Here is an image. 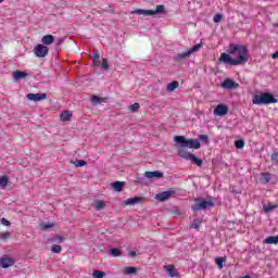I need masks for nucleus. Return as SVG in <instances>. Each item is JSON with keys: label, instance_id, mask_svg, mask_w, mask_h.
<instances>
[{"label": "nucleus", "instance_id": "f257e3e1", "mask_svg": "<svg viewBox=\"0 0 278 278\" xmlns=\"http://www.w3.org/2000/svg\"><path fill=\"white\" fill-rule=\"evenodd\" d=\"M249 51L245 46L231 43L227 53H222L218 62H224L231 66L244 65L248 62Z\"/></svg>", "mask_w": 278, "mask_h": 278}, {"label": "nucleus", "instance_id": "f03ea898", "mask_svg": "<svg viewBox=\"0 0 278 278\" xmlns=\"http://www.w3.org/2000/svg\"><path fill=\"white\" fill-rule=\"evenodd\" d=\"M174 141L179 144L178 150L193 149L199 150L201 148V142L199 139L190 138L187 139L184 136H176Z\"/></svg>", "mask_w": 278, "mask_h": 278}, {"label": "nucleus", "instance_id": "7ed1b4c3", "mask_svg": "<svg viewBox=\"0 0 278 278\" xmlns=\"http://www.w3.org/2000/svg\"><path fill=\"white\" fill-rule=\"evenodd\" d=\"M252 103H254L255 105L276 104L277 99L273 93H261V94H255L254 98H252Z\"/></svg>", "mask_w": 278, "mask_h": 278}, {"label": "nucleus", "instance_id": "20e7f679", "mask_svg": "<svg viewBox=\"0 0 278 278\" xmlns=\"http://www.w3.org/2000/svg\"><path fill=\"white\" fill-rule=\"evenodd\" d=\"M178 156L195 164L200 168L203 166V160L194 156V154L188 152L186 149H178Z\"/></svg>", "mask_w": 278, "mask_h": 278}, {"label": "nucleus", "instance_id": "39448f33", "mask_svg": "<svg viewBox=\"0 0 278 278\" xmlns=\"http://www.w3.org/2000/svg\"><path fill=\"white\" fill-rule=\"evenodd\" d=\"M195 204L193 206H191V210L193 212H199V211H203L210 207L214 206V202L213 201H207V200H202L201 199H195L194 200Z\"/></svg>", "mask_w": 278, "mask_h": 278}, {"label": "nucleus", "instance_id": "423d86ee", "mask_svg": "<svg viewBox=\"0 0 278 278\" xmlns=\"http://www.w3.org/2000/svg\"><path fill=\"white\" fill-rule=\"evenodd\" d=\"M203 48V43L195 45L193 48L184 51L182 53H178L176 56V61L186 60L191 56L192 53L199 52Z\"/></svg>", "mask_w": 278, "mask_h": 278}, {"label": "nucleus", "instance_id": "0eeeda50", "mask_svg": "<svg viewBox=\"0 0 278 278\" xmlns=\"http://www.w3.org/2000/svg\"><path fill=\"white\" fill-rule=\"evenodd\" d=\"M165 7L163 4L156 5L155 10H136L135 13L144 16H154L155 14L164 13Z\"/></svg>", "mask_w": 278, "mask_h": 278}, {"label": "nucleus", "instance_id": "6e6552de", "mask_svg": "<svg viewBox=\"0 0 278 278\" xmlns=\"http://www.w3.org/2000/svg\"><path fill=\"white\" fill-rule=\"evenodd\" d=\"M34 53L37 58L43 59L49 54V48L47 46H43V45H37L34 48Z\"/></svg>", "mask_w": 278, "mask_h": 278}, {"label": "nucleus", "instance_id": "1a4fd4ad", "mask_svg": "<svg viewBox=\"0 0 278 278\" xmlns=\"http://www.w3.org/2000/svg\"><path fill=\"white\" fill-rule=\"evenodd\" d=\"M175 194L174 190H167L160 193H156L154 199L159 202H165L170 199Z\"/></svg>", "mask_w": 278, "mask_h": 278}, {"label": "nucleus", "instance_id": "9d476101", "mask_svg": "<svg viewBox=\"0 0 278 278\" xmlns=\"http://www.w3.org/2000/svg\"><path fill=\"white\" fill-rule=\"evenodd\" d=\"M229 113V106L224 103L217 104L214 110V115L216 116H226Z\"/></svg>", "mask_w": 278, "mask_h": 278}, {"label": "nucleus", "instance_id": "9b49d317", "mask_svg": "<svg viewBox=\"0 0 278 278\" xmlns=\"http://www.w3.org/2000/svg\"><path fill=\"white\" fill-rule=\"evenodd\" d=\"M220 88L224 90H236L238 88V84L232 79L227 78L224 83L220 84Z\"/></svg>", "mask_w": 278, "mask_h": 278}, {"label": "nucleus", "instance_id": "f8f14e48", "mask_svg": "<svg viewBox=\"0 0 278 278\" xmlns=\"http://www.w3.org/2000/svg\"><path fill=\"white\" fill-rule=\"evenodd\" d=\"M26 99L34 102H39L47 99L46 93H27Z\"/></svg>", "mask_w": 278, "mask_h": 278}, {"label": "nucleus", "instance_id": "ddd939ff", "mask_svg": "<svg viewBox=\"0 0 278 278\" xmlns=\"http://www.w3.org/2000/svg\"><path fill=\"white\" fill-rule=\"evenodd\" d=\"M14 260L8 255L0 258V266H2V268H10L14 265Z\"/></svg>", "mask_w": 278, "mask_h": 278}, {"label": "nucleus", "instance_id": "4468645a", "mask_svg": "<svg viewBox=\"0 0 278 278\" xmlns=\"http://www.w3.org/2000/svg\"><path fill=\"white\" fill-rule=\"evenodd\" d=\"M144 176L148 179H153V178H159L160 179V178H163L164 174L161 173V172L155 170V172H146Z\"/></svg>", "mask_w": 278, "mask_h": 278}, {"label": "nucleus", "instance_id": "2eb2a0df", "mask_svg": "<svg viewBox=\"0 0 278 278\" xmlns=\"http://www.w3.org/2000/svg\"><path fill=\"white\" fill-rule=\"evenodd\" d=\"M41 42L43 43V46H50L54 43V37L52 35H46L43 36V38L41 39Z\"/></svg>", "mask_w": 278, "mask_h": 278}, {"label": "nucleus", "instance_id": "dca6fc26", "mask_svg": "<svg viewBox=\"0 0 278 278\" xmlns=\"http://www.w3.org/2000/svg\"><path fill=\"white\" fill-rule=\"evenodd\" d=\"M27 76H28V74L25 73V72H22V71H15V72L13 73V77H14L15 80L24 79V78H26Z\"/></svg>", "mask_w": 278, "mask_h": 278}, {"label": "nucleus", "instance_id": "f3484780", "mask_svg": "<svg viewBox=\"0 0 278 278\" xmlns=\"http://www.w3.org/2000/svg\"><path fill=\"white\" fill-rule=\"evenodd\" d=\"M72 116L73 114L71 113V111H63L60 114V119L61 122H68Z\"/></svg>", "mask_w": 278, "mask_h": 278}, {"label": "nucleus", "instance_id": "a211bd4d", "mask_svg": "<svg viewBox=\"0 0 278 278\" xmlns=\"http://www.w3.org/2000/svg\"><path fill=\"white\" fill-rule=\"evenodd\" d=\"M179 88V83L174 80L172 81L170 84H167V87H166V90L168 92H173L174 90L178 89Z\"/></svg>", "mask_w": 278, "mask_h": 278}, {"label": "nucleus", "instance_id": "6ab92c4d", "mask_svg": "<svg viewBox=\"0 0 278 278\" xmlns=\"http://www.w3.org/2000/svg\"><path fill=\"white\" fill-rule=\"evenodd\" d=\"M9 177L8 176H0V188L5 189L9 185Z\"/></svg>", "mask_w": 278, "mask_h": 278}, {"label": "nucleus", "instance_id": "aec40b11", "mask_svg": "<svg viewBox=\"0 0 278 278\" xmlns=\"http://www.w3.org/2000/svg\"><path fill=\"white\" fill-rule=\"evenodd\" d=\"M141 202V198L139 197H135V198H130L125 202V205H135L137 203Z\"/></svg>", "mask_w": 278, "mask_h": 278}, {"label": "nucleus", "instance_id": "412c9836", "mask_svg": "<svg viewBox=\"0 0 278 278\" xmlns=\"http://www.w3.org/2000/svg\"><path fill=\"white\" fill-rule=\"evenodd\" d=\"M93 65H94L96 67H99V66L101 65L99 50H96V51H94Z\"/></svg>", "mask_w": 278, "mask_h": 278}, {"label": "nucleus", "instance_id": "4be33fe9", "mask_svg": "<svg viewBox=\"0 0 278 278\" xmlns=\"http://www.w3.org/2000/svg\"><path fill=\"white\" fill-rule=\"evenodd\" d=\"M124 273H125V275L134 276V275H137V268L129 266L124 269Z\"/></svg>", "mask_w": 278, "mask_h": 278}, {"label": "nucleus", "instance_id": "5701e85b", "mask_svg": "<svg viewBox=\"0 0 278 278\" xmlns=\"http://www.w3.org/2000/svg\"><path fill=\"white\" fill-rule=\"evenodd\" d=\"M39 226L41 227L42 231L47 232L50 229H52L55 226V224L54 223H48V224L42 223Z\"/></svg>", "mask_w": 278, "mask_h": 278}, {"label": "nucleus", "instance_id": "b1692460", "mask_svg": "<svg viewBox=\"0 0 278 278\" xmlns=\"http://www.w3.org/2000/svg\"><path fill=\"white\" fill-rule=\"evenodd\" d=\"M264 243H266V244H277L278 243V236L277 237H267L264 240Z\"/></svg>", "mask_w": 278, "mask_h": 278}, {"label": "nucleus", "instance_id": "393cba45", "mask_svg": "<svg viewBox=\"0 0 278 278\" xmlns=\"http://www.w3.org/2000/svg\"><path fill=\"white\" fill-rule=\"evenodd\" d=\"M275 208H277V204L268 203L267 205L264 206V212L267 214L273 212Z\"/></svg>", "mask_w": 278, "mask_h": 278}, {"label": "nucleus", "instance_id": "a878e982", "mask_svg": "<svg viewBox=\"0 0 278 278\" xmlns=\"http://www.w3.org/2000/svg\"><path fill=\"white\" fill-rule=\"evenodd\" d=\"M105 206V202L103 200H97L94 203V208L97 211H101L102 208H104Z\"/></svg>", "mask_w": 278, "mask_h": 278}, {"label": "nucleus", "instance_id": "bb28decb", "mask_svg": "<svg viewBox=\"0 0 278 278\" xmlns=\"http://www.w3.org/2000/svg\"><path fill=\"white\" fill-rule=\"evenodd\" d=\"M112 186H113L115 191L122 192L123 187H124V182L116 181V182H113Z\"/></svg>", "mask_w": 278, "mask_h": 278}, {"label": "nucleus", "instance_id": "cd10ccee", "mask_svg": "<svg viewBox=\"0 0 278 278\" xmlns=\"http://www.w3.org/2000/svg\"><path fill=\"white\" fill-rule=\"evenodd\" d=\"M270 162H271V164H274L275 166L278 167V151L275 152V153H271Z\"/></svg>", "mask_w": 278, "mask_h": 278}, {"label": "nucleus", "instance_id": "c85d7f7f", "mask_svg": "<svg viewBox=\"0 0 278 278\" xmlns=\"http://www.w3.org/2000/svg\"><path fill=\"white\" fill-rule=\"evenodd\" d=\"M201 225H202L201 219H194L193 224L190 225V229H200Z\"/></svg>", "mask_w": 278, "mask_h": 278}, {"label": "nucleus", "instance_id": "c756f323", "mask_svg": "<svg viewBox=\"0 0 278 278\" xmlns=\"http://www.w3.org/2000/svg\"><path fill=\"white\" fill-rule=\"evenodd\" d=\"M226 262L225 257H217L215 260L216 265L218 266L219 269L224 268V263Z\"/></svg>", "mask_w": 278, "mask_h": 278}, {"label": "nucleus", "instance_id": "7c9ffc66", "mask_svg": "<svg viewBox=\"0 0 278 278\" xmlns=\"http://www.w3.org/2000/svg\"><path fill=\"white\" fill-rule=\"evenodd\" d=\"M122 255V251L118 248L111 249V256L119 257Z\"/></svg>", "mask_w": 278, "mask_h": 278}, {"label": "nucleus", "instance_id": "2f4dec72", "mask_svg": "<svg viewBox=\"0 0 278 278\" xmlns=\"http://www.w3.org/2000/svg\"><path fill=\"white\" fill-rule=\"evenodd\" d=\"M91 276H93V278H104L105 277V273L101 271V270H94Z\"/></svg>", "mask_w": 278, "mask_h": 278}, {"label": "nucleus", "instance_id": "473e14b6", "mask_svg": "<svg viewBox=\"0 0 278 278\" xmlns=\"http://www.w3.org/2000/svg\"><path fill=\"white\" fill-rule=\"evenodd\" d=\"M90 102L93 104H101V98L99 96L93 94L90 97Z\"/></svg>", "mask_w": 278, "mask_h": 278}, {"label": "nucleus", "instance_id": "72a5a7b5", "mask_svg": "<svg viewBox=\"0 0 278 278\" xmlns=\"http://www.w3.org/2000/svg\"><path fill=\"white\" fill-rule=\"evenodd\" d=\"M262 179L264 180L265 184H267L268 181H270L271 179V174L268 173H262L261 174Z\"/></svg>", "mask_w": 278, "mask_h": 278}, {"label": "nucleus", "instance_id": "f704fd0d", "mask_svg": "<svg viewBox=\"0 0 278 278\" xmlns=\"http://www.w3.org/2000/svg\"><path fill=\"white\" fill-rule=\"evenodd\" d=\"M244 146H245V143H244V140H243V139L236 140V142H235V147H236L237 149H243Z\"/></svg>", "mask_w": 278, "mask_h": 278}, {"label": "nucleus", "instance_id": "c9c22d12", "mask_svg": "<svg viewBox=\"0 0 278 278\" xmlns=\"http://www.w3.org/2000/svg\"><path fill=\"white\" fill-rule=\"evenodd\" d=\"M140 109V104L135 102L132 105H129V111L132 113H136L137 111H139Z\"/></svg>", "mask_w": 278, "mask_h": 278}, {"label": "nucleus", "instance_id": "e433bc0d", "mask_svg": "<svg viewBox=\"0 0 278 278\" xmlns=\"http://www.w3.org/2000/svg\"><path fill=\"white\" fill-rule=\"evenodd\" d=\"M51 251L55 254H60L62 252V247L61 245H58V244H54L52 245V249Z\"/></svg>", "mask_w": 278, "mask_h": 278}, {"label": "nucleus", "instance_id": "4c0bfd02", "mask_svg": "<svg viewBox=\"0 0 278 278\" xmlns=\"http://www.w3.org/2000/svg\"><path fill=\"white\" fill-rule=\"evenodd\" d=\"M167 271H168V274H169V276L172 278L176 277V275H175V266L174 265H168Z\"/></svg>", "mask_w": 278, "mask_h": 278}, {"label": "nucleus", "instance_id": "58836bf2", "mask_svg": "<svg viewBox=\"0 0 278 278\" xmlns=\"http://www.w3.org/2000/svg\"><path fill=\"white\" fill-rule=\"evenodd\" d=\"M223 21V15L220 13H216L214 16V23L218 24Z\"/></svg>", "mask_w": 278, "mask_h": 278}, {"label": "nucleus", "instance_id": "ea45409f", "mask_svg": "<svg viewBox=\"0 0 278 278\" xmlns=\"http://www.w3.org/2000/svg\"><path fill=\"white\" fill-rule=\"evenodd\" d=\"M10 237H11V235L9 231L0 233V239H2V240L9 239Z\"/></svg>", "mask_w": 278, "mask_h": 278}, {"label": "nucleus", "instance_id": "a19ab883", "mask_svg": "<svg viewBox=\"0 0 278 278\" xmlns=\"http://www.w3.org/2000/svg\"><path fill=\"white\" fill-rule=\"evenodd\" d=\"M199 139L205 143L210 142V138L206 135H200Z\"/></svg>", "mask_w": 278, "mask_h": 278}, {"label": "nucleus", "instance_id": "79ce46f5", "mask_svg": "<svg viewBox=\"0 0 278 278\" xmlns=\"http://www.w3.org/2000/svg\"><path fill=\"white\" fill-rule=\"evenodd\" d=\"M85 165H86V162L84 160H78L76 161V164H75L76 167H84Z\"/></svg>", "mask_w": 278, "mask_h": 278}, {"label": "nucleus", "instance_id": "37998d69", "mask_svg": "<svg viewBox=\"0 0 278 278\" xmlns=\"http://www.w3.org/2000/svg\"><path fill=\"white\" fill-rule=\"evenodd\" d=\"M102 68H103L104 71H108V70H109L106 59H103V60H102Z\"/></svg>", "mask_w": 278, "mask_h": 278}, {"label": "nucleus", "instance_id": "c03bdc74", "mask_svg": "<svg viewBox=\"0 0 278 278\" xmlns=\"http://www.w3.org/2000/svg\"><path fill=\"white\" fill-rule=\"evenodd\" d=\"M0 223H2L3 226H10L11 225V222L9 219H0Z\"/></svg>", "mask_w": 278, "mask_h": 278}, {"label": "nucleus", "instance_id": "a18cd8bd", "mask_svg": "<svg viewBox=\"0 0 278 278\" xmlns=\"http://www.w3.org/2000/svg\"><path fill=\"white\" fill-rule=\"evenodd\" d=\"M63 42H64V39H63V38H60V39L56 40V45H58V46L63 45Z\"/></svg>", "mask_w": 278, "mask_h": 278}, {"label": "nucleus", "instance_id": "49530a36", "mask_svg": "<svg viewBox=\"0 0 278 278\" xmlns=\"http://www.w3.org/2000/svg\"><path fill=\"white\" fill-rule=\"evenodd\" d=\"M136 255H137V253H136L135 251H130V252H129V256H130V257H134V258H135Z\"/></svg>", "mask_w": 278, "mask_h": 278}, {"label": "nucleus", "instance_id": "de8ad7c7", "mask_svg": "<svg viewBox=\"0 0 278 278\" xmlns=\"http://www.w3.org/2000/svg\"><path fill=\"white\" fill-rule=\"evenodd\" d=\"M64 240L63 237H56V241L62 242Z\"/></svg>", "mask_w": 278, "mask_h": 278}, {"label": "nucleus", "instance_id": "09e8293b", "mask_svg": "<svg viewBox=\"0 0 278 278\" xmlns=\"http://www.w3.org/2000/svg\"><path fill=\"white\" fill-rule=\"evenodd\" d=\"M241 278H251V276L245 275V276H243V277H241Z\"/></svg>", "mask_w": 278, "mask_h": 278}, {"label": "nucleus", "instance_id": "8fccbe9b", "mask_svg": "<svg viewBox=\"0 0 278 278\" xmlns=\"http://www.w3.org/2000/svg\"><path fill=\"white\" fill-rule=\"evenodd\" d=\"M275 27H277V28H278V23H276V24H275Z\"/></svg>", "mask_w": 278, "mask_h": 278}, {"label": "nucleus", "instance_id": "3c124183", "mask_svg": "<svg viewBox=\"0 0 278 278\" xmlns=\"http://www.w3.org/2000/svg\"><path fill=\"white\" fill-rule=\"evenodd\" d=\"M4 0H0V3H2Z\"/></svg>", "mask_w": 278, "mask_h": 278}]
</instances>
